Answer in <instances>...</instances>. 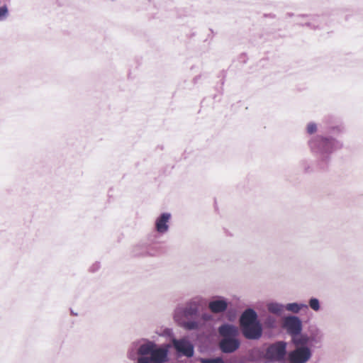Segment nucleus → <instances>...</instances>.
Segmentation results:
<instances>
[{
    "label": "nucleus",
    "instance_id": "16",
    "mask_svg": "<svg viewBox=\"0 0 363 363\" xmlns=\"http://www.w3.org/2000/svg\"><path fill=\"white\" fill-rule=\"evenodd\" d=\"M303 308H308V306L304 303H290L284 306V309L294 313H298Z\"/></svg>",
    "mask_w": 363,
    "mask_h": 363
},
{
    "label": "nucleus",
    "instance_id": "6",
    "mask_svg": "<svg viewBox=\"0 0 363 363\" xmlns=\"http://www.w3.org/2000/svg\"><path fill=\"white\" fill-rule=\"evenodd\" d=\"M286 353V343L278 341L269 345L266 351V357L271 362H279L284 359Z\"/></svg>",
    "mask_w": 363,
    "mask_h": 363
},
{
    "label": "nucleus",
    "instance_id": "5",
    "mask_svg": "<svg viewBox=\"0 0 363 363\" xmlns=\"http://www.w3.org/2000/svg\"><path fill=\"white\" fill-rule=\"evenodd\" d=\"M201 306L200 299L194 298L187 302L184 307L177 308L176 314L181 313L186 318L199 319Z\"/></svg>",
    "mask_w": 363,
    "mask_h": 363
},
{
    "label": "nucleus",
    "instance_id": "22",
    "mask_svg": "<svg viewBox=\"0 0 363 363\" xmlns=\"http://www.w3.org/2000/svg\"><path fill=\"white\" fill-rule=\"evenodd\" d=\"M211 319V315L207 313H200L199 321L201 320H208Z\"/></svg>",
    "mask_w": 363,
    "mask_h": 363
},
{
    "label": "nucleus",
    "instance_id": "1",
    "mask_svg": "<svg viewBox=\"0 0 363 363\" xmlns=\"http://www.w3.org/2000/svg\"><path fill=\"white\" fill-rule=\"evenodd\" d=\"M169 345L157 346L153 341L140 339L132 342L128 357L135 363H165L168 362Z\"/></svg>",
    "mask_w": 363,
    "mask_h": 363
},
{
    "label": "nucleus",
    "instance_id": "15",
    "mask_svg": "<svg viewBox=\"0 0 363 363\" xmlns=\"http://www.w3.org/2000/svg\"><path fill=\"white\" fill-rule=\"evenodd\" d=\"M10 0H0V21H5L9 16V9L7 4Z\"/></svg>",
    "mask_w": 363,
    "mask_h": 363
},
{
    "label": "nucleus",
    "instance_id": "11",
    "mask_svg": "<svg viewBox=\"0 0 363 363\" xmlns=\"http://www.w3.org/2000/svg\"><path fill=\"white\" fill-rule=\"evenodd\" d=\"M228 303L223 297H218L209 302L208 308L211 312L219 313L224 312L228 308Z\"/></svg>",
    "mask_w": 363,
    "mask_h": 363
},
{
    "label": "nucleus",
    "instance_id": "14",
    "mask_svg": "<svg viewBox=\"0 0 363 363\" xmlns=\"http://www.w3.org/2000/svg\"><path fill=\"white\" fill-rule=\"evenodd\" d=\"M201 321H199V319H192L183 321L181 325L186 330H193L199 329L201 326Z\"/></svg>",
    "mask_w": 363,
    "mask_h": 363
},
{
    "label": "nucleus",
    "instance_id": "20",
    "mask_svg": "<svg viewBox=\"0 0 363 363\" xmlns=\"http://www.w3.org/2000/svg\"><path fill=\"white\" fill-rule=\"evenodd\" d=\"M201 363H225L224 360L220 357L215 358H203L201 359Z\"/></svg>",
    "mask_w": 363,
    "mask_h": 363
},
{
    "label": "nucleus",
    "instance_id": "3",
    "mask_svg": "<svg viewBox=\"0 0 363 363\" xmlns=\"http://www.w3.org/2000/svg\"><path fill=\"white\" fill-rule=\"evenodd\" d=\"M240 325L244 336L250 340H258L262 334V328L257 320V314L252 308L245 310L240 317Z\"/></svg>",
    "mask_w": 363,
    "mask_h": 363
},
{
    "label": "nucleus",
    "instance_id": "18",
    "mask_svg": "<svg viewBox=\"0 0 363 363\" xmlns=\"http://www.w3.org/2000/svg\"><path fill=\"white\" fill-rule=\"evenodd\" d=\"M308 305L315 311H318L320 308V302L316 298H311L309 299Z\"/></svg>",
    "mask_w": 363,
    "mask_h": 363
},
{
    "label": "nucleus",
    "instance_id": "9",
    "mask_svg": "<svg viewBox=\"0 0 363 363\" xmlns=\"http://www.w3.org/2000/svg\"><path fill=\"white\" fill-rule=\"evenodd\" d=\"M175 350L187 357H191L194 355V346L186 338L177 340L174 337L172 340Z\"/></svg>",
    "mask_w": 363,
    "mask_h": 363
},
{
    "label": "nucleus",
    "instance_id": "19",
    "mask_svg": "<svg viewBox=\"0 0 363 363\" xmlns=\"http://www.w3.org/2000/svg\"><path fill=\"white\" fill-rule=\"evenodd\" d=\"M318 130V125L314 122H310L306 125V133L308 135H313Z\"/></svg>",
    "mask_w": 363,
    "mask_h": 363
},
{
    "label": "nucleus",
    "instance_id": "4",
    "mask_svg": "<svg viewBox=\"0 0 363 363\" xmlns=\"http://www.w3.org/2000/svg\"><path fill=\"white\" fill-rule=\"evenodd\" d=\"M218 333L222 337L219 348L223 353H233L239 348L240 342L236 337L238 330L235 326L228 323L223 324L218 328Z\"/></svg>",
    "mask_w": 363,
    "mask_h": 363
},
{
    "label": "nucleus",
    "instance_id": "7",
    "mask_svg": "<svg viewBox=\"0 0 363 363\" xmlns=\"http://www.w3.org/2000/svg\"><path fill=\"white\" fill-rule=\"evenodd\" d=\"M312 357L309 347H295L288 354L290 363H306Z\"/></svg>",
    "mask_w": 363,
    "mask_h": 363
},
{
    "label": "nucleus",
    "instance_id": "13",
    "mask_svg": "<svg viewBox=\"0 0 363 363\" xmlns=\"http://www.w3.org/2000/svg\"><path fill=\"white\" fill-rule=\"evenodd\" d=\"M269 312L277 315H281L284 311V305L277 302H269L267 304Z\"/></svg>",
    "mask_w": 363,
    "mask_h": 363
},
{
    "label": "nucleus",
    "instance_id": "17",
    "mask_svg": "<svg viewBox=\"0 0 363 363\" xmlns=\"http://www.w3.org/2000/svg\"><path fill=\"white\" fill-rule=\"evenodd\" d=\"M323 337V335L322 333L318 329H316L315 330L312 331L309 335L310 342L315 344L321 343Z\"/></svg>",
    "mask_w": 363,
    "mask_h": 363
},
{
    "label": "nucleus",
    "instance_id": "21",
    "mask_svg": "<svg viewBox=\"0 0 363 363\" xmlns=\"http://www.w3.org/2000/svg\"><path fill=\"white\" fill-rule=\"evenodd\" d=\"M276 319L272 316H268L265 320V325L269 328H274L276 326Z\"/></svg>",
    "mask_w": 363,
    "mask_h": 363
},
{
    "label": "nucleus",
    "instance_id": "12",
    "mask_svg": "<svg viewBox=\"0 0 363 363\" xmlns=\"http://www.w3.org/2000/svg\"><path fill=\"white\" fill-rule=\"evenodd\" d=\"M291 340L295 347H308V344L310 343L309 335L301 334V333L294 335Z\"/></svg>",
    "mask_w": 363,
    "mask_h": 363
},
{
    "label": "nucleus",
    "instance_id": "24",
    "mask_svg": "<svg viewBox=\"0 0 363 363\" xmlns=\"http://www.w3.org/2000/svg\"><path fill=\"white\" fill-rule=\"evenodd\" d=\"M99 267H100V266H99V263L96 262V263H95V264H94L92 265V267H91V270L92 272L96 271V270L99 268Z\"/></svg>",
    "mask_w": 363,
    "mask_h": 363
},
{
    "label": "nucleus",
    "instance_id": "23",
    "mask_svg": "<svg viewBox=\"0 0 363 363\" xmlns=\"http://www.w3.org/2000/svg\"><path fill=\"white\" fill-rule=\"evenodd\" d=\"M163 333L164 335L168 336V337L173 336V331L170 328H165L163 331Z\"/></svg>",
    "mask_w": 363,
    "mask_h": 363
},
{
    "label": "nucleus",
    "instance_id": "2",
    "mask_svg": "<svg viewBox=\"0 0 363 363\" xmlns=\"http://www.w3.org/2000/svg\"><path fill=\"white\" fill-rule=\"evenodd\" d=\"M311 151L315 154L321 162L327 163L335 151L342 148V143L331 136L318 135L308 141Z\"/></svg>",
    "mask_w": 363,
    "mask_h": 363
},
{
    "label": "nucleus",
    "instance_id": "10",
    "mask_svg": "<svg viewBox=\"0 0 363 363\" xmlns=\"http://www.w3.org/2000/svg\"><path fill=\"white\" fill-rule=\"evenodd\" d=\"M172 218L170 213H161L155 221V230L161 235L165 234L168 232L169 228V220Z\"/></svg>",
    "mask_w": 363,
    "mask_h": 363
},
{
    "label": "nucleus",
    "instance_id": "8",
    "mask_svg": "<svg viewBox=\"0 0 363 363\" xmlns=\"http://www.w3.org/2000/svg\"><path fill=\"white\" fill-rule=\"evenodd\" d=\"M283 327L292 338L294 335H299L301 333L303 325L301 319L298 316L289 315L284 319Z\"/></svg>",
    "mask_w": 363,
    "mask_h": 363
}]
</instances>
